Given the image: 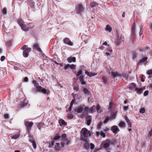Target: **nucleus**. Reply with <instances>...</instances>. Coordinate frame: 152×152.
<instances>
[{
    "label": "nucleus",
    "instance_id": "obj_1",
    "mask_svg": "<svg viewBox=\"0 0 152 152\" xmlns=\"http://www.w3.org/2000/svg\"><path fill=\"white\" fill-rule=\"evenodd\" d=\"M80 135L81 140H87L92 137L91 132L85 128H83L81 129L80 132Z\"/></svg>",
    "mask_w": 152,
    "mask_h": 152
},
{
    "label": "nucleus",
    "instance_id": "obj_2",
    "mask_svg": "<svg viewBox=\"0 0 152 152\" xmlns=\"http://www.w3.org/2000/svg\"><path fill=\"white\" fill-rule=\"evenodd\" d=\"M115 38L116 41L115 42L116 44L117 45L121 44L122 40V35L121 33L118 30H116L115 31Z\"/></svg>",
    "mask_w": 152,
    "mask_h": 152
},
{
    "label": "nucleus",
    "instance_id": "obj_3",
    "mask_svg": "<svg viewBox=\"0 0 152 152\" xmlns=\"http://www.w3.org/2000/svg\"><path fill=\"white\" fill-rule=\"evenodd\" d=\"M21 49L23 50V57L25 58L28 57L29 52L31 50V48H30L28 47L27 45H24L21 48Z\"/></svg>",
    "mask_w": 152,
    "mask_h": 152
},
{
    "label": "nucleus",
    "instance_id": "obj_4",
    "mask_svg": "<svg viewBox=\"0 0 152 152\" xmlns=\"http://www.w3.org/2000/svg\"><path fill=\"white\" fill-rule=\"evenodd\" d=\"M34 86L36 88L37 91L38 92H41L44 94H48L49 92V90H47L46 89L41 86H38V84L37 83L34 84Z\"/></svg>",
    "mask_w": 152,
    "mask_h": 152
},
{
    "label": "nucleus",
    "instance_id": "obj_5",
    "mask_svg": "<svg viewBox=\"0 0 152 152\" xmlns=\"http://www.w3.org/2000/svg\"><path fill=\"white\" fill-rule=\"evenodd\" d=\"M24 124L27 129V133L29 136L30 134V129L33 125V123L32 121L30 122L29 121H27L25 122Z\"/></svg>",
    "mask_w": 152,
    "mask_h": 152
},
{
    "label": "nucleus",
    "instance_id": "obj_6",
    "mask_svg": "<svg viewBox=\"0 0 152 152\" xmlns=\"http://www.w3.org/2000/svg\"><path fill=\"white\" fill-rule=\"evenodd\" d=\"M135 22H134L133 24L132 27V33L131 36V39L132 40H133L134 38L135 37Z\"/></svg>",
    "mask_w": 152,
    "mask_h": 152
},
{
    "label": "nucleus",
    "instance_id": "obj_7",
    "mask_svg": "<svg viewBox=\"0 0 152 152\" xmlns=\"http://www.w3.org/2000/svg\"><path fill=\"white\" fill-rule=\"evenodd\" d=\"M106 71L109 74H111L112 76L114 79H115V78L116 77H119L121 76V75L118 74L117 72H110L109 69H107Z\"/></svg>",
    "mask_w": 152,
    "mask_h": 152
},
{
    "label": "nucleus",
    "instance_id": "obj_8",
    "mask_svg": "<svg viewBox=\"0 0 152 152\" xmlns=\"http://www.w3.org/2000/svg\"><path fill=\"white\" fill-rule=\"evenodd\" d=\"M84 10L82 5L79 4L77 6L76 12L77 13H81Z\"/></svg>",
    "mask_w": 152,
    "mask_h": 152
},
{
    "label": "nucleus",
    "instance_id": "obj_9",
    "mask_svg": "<svg viewBox=\"0 0 152 152\" xmlns=\"http://www.w3.org/2000/svg\"><path fill=\"white\" fill-rule=\"evenodd\" d=\"M63 42L65 44L68 45L70 46L73 45V43L68 38L66 37L64 38L63 39Z\"/></svg>",
    "mask_w": 152,
    "mask_h": 152
},
{
    "label": "nucleus",
    "instance_id": "obj_10",
    "mask_svg": "<svg viewBox=\"0 0 152 152\" xmlns=\"http://www.w3.org/2000/svg\"><path fill=\"white\" fill-rule=\"evenodd\" d=\"M20 137V132L18 131L14 135L11 136L10 138L12 139H19Z\"/></svg>",
    "mask_w": 152,
    "mask_h": 152
},
{
    "label": "nucleus",
    "instance_id": "obj_11",
    "mask_svg": "<svg viewBox=\"0 0 152 152\" xmlns=\"http://www.w3.org/2000/svg\"><path fill=\"white\" fill-rule=\"evenodd\" d=\"M111 130L115 134L117 133V132L119 131L118 126H113L111 128Z\"/></svg>",
    "mask_w": 152,
    "mask_h": 152
},
{
    "label": "nucleus",
    "instance_id": "obj_12",
    "mask_svg": "<svg viewBox=\"0 0 152 152\" xmlns=\"http://www.w3.org/2000/svg\"><path fill=\"white\" fill-rule=\"evenodd\" d=\"M59 124L61 126H64L66 125L67 123L62 119H60L58 121Z\"/></svg>",
    "mask_w": 152,
    "mask_h": 152
},
{
    "label": "nucleus",
    "instance_id": "obj_13",
    "mask_svg": "<svg viewBox=\"0 0 152 152\" xmlns=\"http://www.w3.org/2000/svg\"><path fill=\"white\" fill-rule=\"evenodd\" d=\"M26 26L24 24V23L21 26H20V27H21V28L24 31H26L29 30V29H30L31 28H32V27H28L27 28H25Z\"/></svg>",
    "mask_w": 152,
    "mask_h": 152
},
{
    "label": "nucleus",
    "instance_id": "obj_14",
    "mask_svg": "<svg viewBox=\"0 0 152 152\" xmlns=\"http://www.w3.org/2000/svg\"><path fill=\"white\" fill-rule=\"evenodd\" d=\"M33 47L34 48L36 49L39 52H42V50L39 47V45L38 43L34 44L33 45Z\"/></svg>",
    "mask_w": 152,
    "mask_h": 152
},
{
    "label": "nucleus",
    "instance_id": "obj_15",
    "mask_svg": "<svg viewBox=\"0 0 152 152\" xmlns=\"http://www.w3.org/2000/svg\"><path fill=\"white\" fill-rule=\"evenodd\" d=\"M28 102V101L26 99H24L22 102H21L20 105L22 107H23L27 105Z\"/></svg>",
    "mask_w": 152,
    "mask_h": 152
},
{
    "label": "nucleus",
    "instance_id": "obj_16",
    "mask_svg": "<svg viewBox=\"0 0 152 152\" xmlns=\"http://www.w3.org/2000/svg\"><path fill=\"white\" fill-rule=\"evenodd\" d=\"M136 84L134 83H132L129 85L128 88L129 90H133L135 88Z\"/></svg>",
    "mask_w": 152,
    "mask_h": 152
},
{
    "label": "nucleus",
    "instance_id": "obj_17",
    "mask_svg": "<svg viewBox=\"0 0 152 152\" xmlns=\"http://www.w3.org/2000/svg\"><path fill=\"white\" fill-rule=\"evenodd\" d=\"M85 142V144L84 145V148L86 149H88L89 148V144L88 141L87 140H83Z\"/></svg>",
    "mask_w": 152,
    "mask_h": 152
},
{
    "label": "nucleus",
    "instance_id": "obj_18",
    "mask_svg": "<svg viewBox=\"0 0 152 152\" xmlns=\"http://www.w3.org/2000/svg\"><path fill=\"white\" fill-rule=\"evenodd\" d=\"M85 74L88 76L89 77H91L96 75H97L96 73L94 74L92 72H88L87 71H85Z\"/></svg>",
    "mask_w": 152,
    "mask_h": 152
},
{
    "label": "nucleus",
    "instance_id": "obj_19",
    "mask_svg": "<svg viewBox=\"0 0 152 152\" xmlns=\"http://www.w3.org/2000/svg\"><path fill=\"white\" fill-rule=\"evenodd\" d=\"M67 60L69 62H75L76 60V58L75 57H70L67 58Z\"/></svg>",
    "mask_w": 152,
    "mask_h": 152
},
{
    "label": "nucleus",
    "instance_id": "obj_20",
    "mask_svg": "<svg viewBox=\"0 0 152 152\" xmlns=\"http://www.w3.org/2000/svg\"><path fill=\"white\" fill-rule=\"evenodd\" d=\"M76 110L75 111L76 112L78 113H81L83 112V108L82 107L79 106Z\"/></svg>",
    "mask_w": 152,
    "mask_h": 152
},
{
    "label": "nucleus",
    "instance_id": "obj_21",
    "mask_svg": "<svg viewBox=\"0 0 152 152\" xmlns=\"http://www.w3.org/2000/svg\"><path fill=\"white\" fill-rule=\"evenodd\" d=\"M79 79L82 84H86V82L83 80V75H80L79 78Z\"/></svg>",
    "mask_w": 152,
    "mask_h": 152
},
{
    "label": "nucleus",
    "instance_id": "obj_22",
    "mask_svg": "<svg viewBox=\"0 0 152 152\" xmlns=\"http://www.w3.org/2000/svg\"><path fill=\"white\" fill-rule=\"evenodd\" d=\"M103 146L104 148H107L110 145V142H105L103 143Z\"/></svg>",
    "mask_w": 152,
    "mask_h": 152
},
{
    "label": "nucleus",
    "instance_id": "obj_23",
    "mask_svg": "<svg viewBox=\"0 0 152 152\" xmlns=\"http://www.w3.org/2000/svg\"><path fill=\"white\" fill-rule=\"evenodd\" d=\"M117 115V112H115L113 114L111 115L110 117V120H111L115 119Z\"/></svg>",
    "mask_w": 152,
    "mask_h": 152
},
{
    "label": "nucleus",
    "instance_id": "obj_24",
    "mask_svg": "<svg viewBox=\"0 0 152 152\" xmlns=\"http://www.w3.org/2000/svg\"><path fill=\"white\" fill-rule=\"evenodd\" d=\"M61 148L59 143H56L55 146V149L57 151H59Z\"/></svg>",
    "mask_w": 152,
    "mask_h": 152
},
{
    "label": "nucleus",
    "instance_id": "obj_25",
    "mask_svg": "<svg viewBox=\"0 0 152 152\" xmlns=\"http://www.w3.org/2000/svg\"><path fill=\"white\" fill-rule=\"evenodd\" d=\"M148 59V57H144V58H142L139 61V64L143 63L145 62Z\"/></svg>",
    "mask_w": 152,
    "mask_h": 152
},
{
    "label": "nucleus",
    "instance_id": "obj_26",
    "mask_svg": "<svg viewBox=\"0 0 152 152\" xmlns=\"http://www.w3.org/2000/svg\"><path fill=\"white\" fill-rule=\"evenodd\" d=\"M83 91L86 95H88L89 94L90 91L86 88H83Z\"/></svg>",
    "mask_w": 152,
    "mask_h": 152
},
{
    "label": "nucleus",
    "instance_id": "obj_27",
    "mask_svg": "<svg viewBox=\"0 0 152 152\" xmlns=\"http://www.w3.org/2000/svg\"><path fill=\"white\" fill-rule=\"evenodd\" d=\"M61 139L63 140L66 141H67V140L66 138V135L65 134H63L61 136Z\"/></svg>",
    "mask_w": 152,
    "mask_h": 152
},
{
    "label": "nucleus",
    "instance_id": "obj_28",
    "mask_svg": "<svg viewBox=\"0 0 152 152\" xmlns=\"http://www.w3.org/2000/svg\"><path fill=\"white\" fill-rule=\"evenodd\" d=\"M98 5V4L95 2L92 1L90 3V5L91 7H94Z\"/></svg>",
    "mask_w": 152,
    "mask_h": 152
},
{
    "label": "nucleus",
    "instance_id": "obj_29",
    "mask_svg": "<svg viewBox=\"0 0 152 152\" xmlns=\"http://www.w3.org/2000/svg\"><path fill=\"white\" fill-rule=\"evenodd\" d=\"M96 107L95 105H93L90 107L89 109V112L90 113H92L94 110V109Z\"/></svg>",
    "mask_w": 152,
    "mask_h": 152
},
{
    "label": "nucleus",
    "instance_id": "obj_30",
    "mask_svg": "<svg viewBox=\"0 0 152 152\" xmlns=\"http://www.w3.org/2000/svg\"><path fill=\"white\" fill-rule=\"evenodd\" d=\"M125 123L123 121H120L119 124V126L120 127H124L125 126Z\"/></svg>",
    "mask_w": 152,
    "mask_h": 152
},
{
    "label": "nucleus",
    "instance_id": "obj_31",
    "mask_svg": "<svg viewBox=\"0 0 152 152\" xmlns=\"http://www.w3.org/2000/svg\"><path fill=\"white\" fill-rule=\"evenodd\" d=\"M18 24L20 26L24 23L22 19H19L17 21Z\"/></svg>",
    "mask_w": 152,
    "mask_h": 152
},
{
    "label": "nucleus",
    "instance_id": "obj_32",
    "mask_svg": "<svg viewBox=\"0 0 152 152\" xmlns=\"http://www.w3.org/2000/svg\"><path fill=\"white\" fill-rule=\"evenodd\" d=\"M112 30L111 28L108 25L106 26V31H108L109 32H110Z\"/></svg>",
    "mask_w": 152,
    "mask_h": 152
},
{
    "label": "nucleus",
    "instance_id": "obj_33",
    "mask_svg": "<svg viewBox=\"0 0 152 152\" xmlns=\"http://www.w3.org/2000/svg\"><path fill=\"white\" fill-rule=\"evenodd\" d=\"M59 133H58L56 134L54 138V140H56L58 139L60 137V136L59 135Z\"/></svg>",
    "mask_w": 152,
    "mask_h": 152
},
{
    "label": "nucleus",
    "instance_id": "obj_34",
    "mask_svg": "<svg viewBox=\"0 0 152 152\" xmlns=\"http://www.w3.org/2000/svg\"><path fill=\"white\" fill-rule=\"evenodd\" d=\"M44 124L42 123H39L37 126V127L39 130L41 129V127L43 126Z\"/></svg>",
    "mask_w": 152,
    "mask_h": 152
},
{
    "label": "nucleus",
    "instance_id": "obj_35",
    "mask_svg": "<svg viewBox=\"0 0 152 152\" xmlns=\"http://www.w3.org/2000/svg\"><path fill=\"white\" fill-rule=\"evenodd\" d=\"M135 91L138 92L139 93H141V91L142 90V88H135Z\"/></svg>",
    "mask_w": 152,
    "mask_h": 152
},
{
    "label": "nucleus",
    "instance_id": "obj_36",
    "mask_svg": "<svg viewBox=\"0 0 152 152\" xmlns=\"http://www.w3.org/2000/svg\"><path fill=\"white\" fill-rule=\"evenodd\" d=\"M31 142L32 143V145L34 149H35L37 148V145L35 141L34 140Z\"/></svg>",
    "mask_w": 152,
    "mask_h": 152
},
{
    "label": "nucleus",
    "instance_id": "obj_37",
    "mask_svg": "<svg viewBox=\"0 0 152 152\" xmlns=\"http://www.w3.org/2000/svg\"><path fill=\"white\" fill-rule=\"evenodd\" d=\"M1 12L4 15H6L7 13V11L5 8H4L1 10Z\"/></svg>",
    "mask_w": 152,
    "mask_h": 152
},
{
    "label": "nucleus",
    "instance_id": "obj_38",
    "mask_svg": "<svg viewBox=\"0 0 152 152\" xmlns=\"http://www.w3.org/2000/svg\"><path fill=\"white\" fill-rule=\"evenodd\" d=\"M86 120H91L92 117L90 115H88L86 116Z\"/></svg>",
    "mask_w": 152,
    "mask_h": 152
},
{
    "label": "nucleus",
    "instance_id": "obj_39",
    "mask_svg": "<svg viewBox=\"0 0 152 152\" xmlns=\"http://www.w3.org/2000/svg\"><path fill=\"white\" fill-rule=\"evenodd\" d=\"M12 44V42L11 41H9L7 42L6 43V45L7 46L9 47Z\"/></svg>",
    "mask_w": 152,
    "mask_h": 152
},
{
    "label": "nucleus",
    "instance_id": "obj_40",
    "mask_svg": "<svg viewBox=\"0 0 152 152\" xmlns=\"http://www.w3.org/2000/svg\"><path fill=\"white\" fill-rule=\"evenodd\" d=\"M143 32V26L142 25L140 27V30L139 33V34L140 36L142 34Z\"/></svg>",
    "mask_w": 152,
    "mask_h": 152
},
{
    "label": "nucleus",
    "instance_id": "obj_41",
    "mask_svg": "<svg viewBox=\"0 0 152 152\" xmlns=\"http://www.w3.org/2000/svg\"><path fill=\"white\" fill-rule=\"evenodd\" d=\"M110 120V117H107L105 119L104 121V123H106L108 122L109 120Z\"/></svg>",
    "mask_w": 152,
    "mask_h": 152
},
{
    "label": "nucleus",
    "instance_id": "obj_42",
    "mask_svg": "<svg viewBox=\"0 0 152 152\" xmlns=\"http://www.w3.org/2000/svg\"><path fill=\"white\" fill-rule=\"evenodd\" d=\"M102 79L104 83L106 84L107 82V78L104 77L103 76L102 77Z\"/></svg>",
    "mask_w": 152,
    "mask_h": 152
},
{
    "label": "nucleus",
    "instance_id": "obj_43",
    "mask_svg": "<svg viewBox=\"0 0 152 152\" xmlns=\"http://www.w3.org/2000/svg\"><path fill=\"white\" fill-rule=\"evenodd\" d=\"M147 74L149 75H150L152 74V69L148 70L147 71Z\"/></svg>",
    "mask_w": 152,
    "mask_h": 152
},
{
    "label": "nucleus",
    "instance_id": "obj_44",
    "mask_svg": "<svg viewBox=\"0 0 152 152\" xmlns=\"http://www.w3.org/2000/svg\"><path fill=\"white\" fill-rule=\"evenodd\" d=\"M145 112V110L144 108H142L140 111V113H143Z\"/></svg>",
    "mask_w": 152,
    "mask_h": 152
},
{
    "label": "nucleus",
    "instance_id": "obj_45",
    "mask_svg": "<svg viewBox=\"0 0 152 152\" xmlns=\"http://www.w3.org/2000/svg\"><path fill=\"white\" fill-rule=\"evenodd\" d=\"M100 135L102 137H105V133H104L102 131H101L100 133Z\"/></svg>",
    "mask_w": 152,
    "mask_h": 152
},
{
    "label": "nucleus",
    "instance_id": "obj_46",
    "mask_svg": "<svg viewBox=\"0 0 152 152\" xmlns=\"http://www.w3.org/2000/svg\"><path fill=\"white\" fill-rule=\"evenodd\" d=\"M82 74V70H79L77 73L76 75L77 76H79Z\"/></svg>",
    "mask_w": 152,
    "mask_h": 152
},
{
    "label": "nucleus",
    "instance_id": "obj_47",
    "mask_svg": "<svg viewBox=\"0 0 152 152\" xmlns=\"http://www.w3.org/2000/svg\"><path fill=\"white\" fill-rule=\"evenodd\" d=\"M65 143L64 142V141L62 142H61V144L60 145L61 148L64 147L65 146Z\"/></svg>",
    "mask_w": 152,
    "mask_h": 152
},
{
    "label": "nucleus",
    "instance_id": "obj_48",
    "mask_svg": "<svg viewBox=\"0 0 152 152\" xmlns=\"http://www.w3.org/2000/svg\"><path fill=\"white\" fill-rule=\"evenodd\" d=\"M70 68L72 69H75L76 68L74 64L70 65Z\"/></svg>",
    "mask_w": 152,
    "mask_h": 152
},
{
    "label": "nucleus",
    "instance_id": "obj_49",
    "mask_svg": "<svg viewBox=\"0 0 152 152\" xmlns=\"http://www.w3.org/2000/svg\"><path fill=\"white\" fill-rule=\"evenodd\" d=\"M90 148L91 150H93L94 149L95 147L94 145L92 143H91L90 144Z\"/></svg>",
    "mask_w": 152,
    "mask_h": 152
},
{
    "label": "nucleus",
    "instance_id": "obj_50",
    "mask_svg": "<svg viewBox=\"0 0 152 152\" xmlns=\"http://www.w3.org/2000/svg\"><path fill=\"white\" fill-rule=\"evenodd\" d=\"M113 106V103L112 102H111L109 104V107L108 108V109L109 110H111Z\"/></svg>",
    "mask_w": 152,
    "mask_h": 152
},
{
    "label": "nucleus",
    "instance_id": "obj_51",
    "mask_svg": "<svg viewBox=\"0 0 152 152\" xmlns=\"http://www.w3.org/2000/svg\"><path fill=\"white\" fill-rule=\"evenodd\" d=\"M136 54L135 52L132 53V57L133 59L136 58Z\"/></svg>",
    "mask_w": 152,
    "mask_h": 152
},
{
    "label": "nucleus",
    "instance_id": "obj_52",
    "mask_svg": "<svg viewBox=\"0 0 152 152\" xmlns=\"http://www.w3.org/2000/svg\"><path fill=\"white\" fill-rule=\"evenodd\" d=\"M69 68H70V65L69 64H67L64 67V69L65 70H66Z\"/></svg>",
    "mask_w": 152,
    "mask_h": 152
},
{
    "label": "nucleus",
    "instance_id": "obj_53",
    "mask_svg": "<svg viewBox=\"0 0 152 152\" xmlns=\"http://www.w3.org/2000/svg\"><path fill=\"white\" fill-rule=\"evenodd\" d=\"M126 122L127 123L128 125H129L130 127H131L132 124L130 122L129 120H128V121H126Z\"/></svg>",
    "mask_w": 152,
    "mask_h": 152
},
{
    "label": "nucleus",
    "instance_id": "obj_54",
    "mask_svg": "<svg viewBox=\"0 0 152 152\" xmlns=\"http://www.w3.org/2000/svg\"><path fill=\"white\" fill-rule=\"evenodd\" d=\"M86 124L88 126H89L91 123V120H86Z\"/></svg>",
    "mask_w": 152,
    "mask_h": 152
},
{
    "label": "nucleus",
    "instance_id": "obj_55",
    "mask_svg": "<svg viewBox=\"0 0 152 152\" xmlns=\"http://www.w3.org/2000/svg\"><path fill=\"white\" fill-rule=\"evenodd\" d=\"M96 109L97 112H99L100 111V107L99 105H97Z\"/></svg>",
    "mask_w": 152,
    "mask_h": 152
},
{
    "label": "nucleus",
    "instance_id": "obj_56",
    "mask_svg": "<svg viewBox=\"0 0 152 152\" xmlns=\"http://www.w3.org/2000/svg\"><path fill=\"white\" fill-rule=\"evenodd\" d=\"M74 117V116L72 114H70L68 116V118L69 119H72Z\"/></svg>",
    "mask_w": 152,
    "mask_h": 152
},
{
    "label": "nucleus",
    "instance_id": "obj_57",
    "mask_svg": "<svg viewBox=\"0 0 152 152\" xmlns=\"http://www.w3.org/2000/svg\"><path fill=\"white\" fill-rule=\"evenodd\" d=\"M5 58V57L4 56H2L1 57L0 60L1 61H3Z\"/></svg>",
    "mask_w": 152,
    "mask_h": 152
},
{
    "label": "nucleus",
    "instance_id": "obj_58",
    "mask_svg": "<svg viewBox=\"0 0 152 152\" xmlns=\"http://www.w3.org/2000/svg\"><path fill=\"white\" fill-rule=\"evenodd\" d=\"M107 50L109 51L110 53H111L112 52V50L111 48L109 47L107 48Z\"/></svg>",
    "mask_w": 152,
    "mask_h": 152
},
{
    "label": "nucleus",
    "instance_id": "obj_59",
    "mask_svg": "<svg viewBox=\"0 0 152 152\" xmlns=\"http://www.w3.org/2000/svg\"><path fill=\"white\" fill-rule=\"evenodd\" d=\"M148 93V91L147 90L145 91L144 93V95L145 96H146Z\"/></svg>",
    "mask_w": 152,
    "mask_h": 152
},
{
    "label": "nucleus",
    "instance_id": "obj_60",
    "mask_svg": "<svg viewBox=\"0 0 152 152\" xmlns=\"http://www.w3.org/2000/svg\"><path fill=\"white\" fill-rule=\"evenodd\" d=\"M75 99H74L71 102L70 104L71 105H72L73 106V105L74 104V103L75 102Z\"/></svg>",
    "mask_w": 152,
    "mask_h": 152
},
{
    "label": "nucleus",
    "instance_id": "obj_61",
    "mask_svg": "<svg viewBox=\"0 0 152 152\" xmlns=\"http://www.w3.org/2000/svg\"><path fill=\"white\" fill-rule=\"evenodd\" d=\"M148 48H142L140 50V51H144L145 50H146V49H148Z\"/></svg>",
    "mask_w": 152,
    "mask_h": 152
},
{
    "label": "nucleus",
    "instance_id": "obj_62",
    "mask_svg": "<svg viewBox=\"0 0 152 152\" xmlns=\"http://www.w3.org/2000/svg\"><path fill=\"white\" fill-rule=\"evenodd\" d=\"M122 75L125 78H127L128 77V75L125 74H123Z\"/></svg>",
    "mask_w": 152,
    "mask_h": 152
},
{
    "label": "nucleus",
    "instance_id": "obj_63",
    "mask_svg": "<svg viewBox=\"0 0 152 152\" xmlns=\"http://www.w3.org/2000/svg\"><path fill=\"white\" fill-rule=\"evenodd\" d=\"M74 89L76 91H78V90H79V88L78 87H75H75H74Z\"/></svg>",
    "mask_w": 152,
    "mask_h": 152
},
{
    "label": "nucleus",
    "instance_id": "obj_64",
    "mask_svg": "<svg viewBox=\"0 0 152 152\" xmlns=\"http://www.w3.org/2000/svg\"><path fill=\"white\" fill-rule=\"evenodd\" d=\"M151 135H152V129L149 133V136L150 137Z\"/></svg>",
    "mask_w": 152,
    "mask_h": 152
}]
</instances>
